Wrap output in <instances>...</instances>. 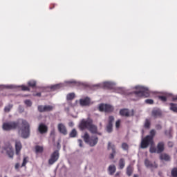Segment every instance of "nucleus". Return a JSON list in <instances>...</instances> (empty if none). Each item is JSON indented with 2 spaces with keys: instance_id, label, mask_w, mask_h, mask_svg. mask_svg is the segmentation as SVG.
Instances as JSON below:
<instances>
[{
  "instance_id": "14",
  "label": "nucleus",
  "mask_w": 177,
  "mask_h": 177,
  "mask_svg": "<svg viewBox=\"0 0 177 177\" xmlns=\"http://www.w3.org/2000/svg\"><path fill=\"white\" fill-rule=\"evenodd\" d=\"M145 165L147 168H149V169H154V168H157V164L156 162H151L148 159H146L145 160Z\"/></svg>"
},
{
  "instance_id": "3",
  "label": "nucleus",
  "mask_w": 177,
  "mask_h": 177,
  "mask_svg": "<svg viewBox=\"0 0 177 177\" xmlns=\"http://www.w3.org/2000/svg\"><path fill=\"white\" fill-rule=\"evenodd\" d=\"M136 91H134V93L138 97H149L150 96V91L149 88L142 86H136Z\"/></svg>"
},
{
  "instance_id": "22",
  "label": "nucleus",
  "mask_w": 177,
  "mask_h": 177,
  "mask_svg": "<svg viewBox=\"0 0 177 177\" xmlns=\"http://www.w3.org/2000/svg\"><path fill=\"white\" fill-rule=\"evenodd\" d=\"M118 167L119 169H124L125 167V159L122 158L119 160Z\"/></svg>"
},
{
  "instance_id": "39",
  "label": "nucleus",
  "mask_w": 177,
  "mask_h": 177,
  "mask_svg": "<svg viewBox=\"0 0 177 177\" xmlns=\"http://www.w3.org/2000/svg\"><path fill=\"white\" fill-rule=\"evenodd\" d=\"M21 91H30V88L27 86H21Z\"/></svg>"
},
{
  "instance_id": "30",
  "label": "nucleus",
  "mask_w": 177,
  "mask_h": 177,
  "mask_svg": "<svg viewBox=\"0 0 177 177\" xmlns=\"http://www.w3.org/2000/svg\"><path fill=\"white\" fill-rule=\"evenodd\" d=\"M27 162H28V157H24L21 167H26Z\"/></svg>"
},
{
  "instance_id": "40",
  "label": "nucleus",
  "mask_w": 177,
  "mask_h": 177,
  "mask_svg": "<svg viewBox=\"0 0 177 177\" xmlns=\"http://www.w3.org/2000/svg\"><path fill=\"white\" fill-rule=\"evenodd\" d=\"M158 97L160 100H162V102H166L167 101V97H165V96H159Z\"/></svg>"
},
{
  "instance_id": "33",
  "label": "nucleus",
  "mask_w": 177,
  "mask_h": 177,
  "mask_svg": "<svg viewBox=\"0 0 177 177\" xmlns=\"http://www.w3.org/2000/svg\"><path fill=\"white\" fill-rule=\"evenodd\" d=\"M25 104L28 106V107H31L32 102H31V100H27L24 101Z\"/></svg>"
},
{
  "instance_id": "24",
  "label": "nucleus",
  "mask_w": 177,
  "mask_h": 177,
  "mask_svg": "<svg viewBox=\"0 0 177 177\" xmlns=\"http://www.w3.org/2000/svg\"><path fill=\"white\" fill-rule=\"evenodd\" d=\"M160 158V160H163L164 161H169V160H171V157L167 153H162Z\"/></svg>"
},
{
  "instance_id": "18",
  "label": "nucleus",
  "mask_w": 177,
  "mask_h": 177,
  "mask_svg": "<svg viewBox=\"0 0 177 177\" xmlns=\"http://www.w3.org/2000/svg\"><path fill=\"white\" fill-rule=\"evenodd\" d=\"M58 130L61 133H63V135H67V129H66V126H64V124L59 123L58 124Z\"/></svg>"
},
{
  "instance_id": "41",
  "label": "nucleus",
  "mask_w": 177,
  "mask_h": 177,
  "mask_svg": "<svg viewBox=\"0 0 177 177\" xmlns=\"http://www.w3.org/2000/svg\"><path fill=\"white\" fill-rule=\"evenodd\" d=\"M165 135H167V136H168V138H171V129L166 131Z\"/></svg>"
},
{
  "instance_id": "32",
  "label": "nucleus",
  "mask_w": 177,
  "mask_h": 177,
  "mask_svg": "<svg viewBox=\"0 0 177 177\" xmlns=\"http://www.w3.org/2000/svg\"><path fill=\"white\" fill-rule=\"evenodd\" d=\"M37 82L35 80H31L28 82V84L29 85V86H32V87L35 86Z\"/></svg>"
},
{
  "instance_id": "47",
  "label": "nucleus",
  "mask_w": 177,
  "mask_h": 177,
  "mask_svg": "<svg viewBox=\"0 0 177 177\" xmlns=\"http://www.w3.org/2000/svg\"><path fill=\"white\" fill-rule=\"evenodd\" d=\"M35 96H41V93H38L35 94Z\"/></svg>"
},
{
  "instance_id": "25",
  "label": "nucleus",
  "mask_w": 177,
  "mask_h": 177,
  "mask_svg": "<svg viewBox=\"0 0 177 177\" xmlns=\"http://www.w3.org/2000/svg\"><path fill=\"white\" fill-rule=\"evenodd\" d=\"M132 172H133V167L132 166H129L127 168V175H128V176H131V175H132Z\"/></svg>"
},
{
  "instance_id": "48",
  "label": "nucleus",
  "mask_w": 177,
  "mask_h": 177,
  "mask_svg": "<svg viewBox=\"0 0 177 177\" xmlns=\"http://www.w3.org/2000/svg\"><path fill=\"white\" fill-rule=\"evenodd\" d=\"M156 128H157L158 129H161V126H160V125H158V126H156Z\"/></svg>"
},
{
  "instance_id": "31",
  "label": "nucleus",
  "mask_w": 177,
  "mask_h": 177,
  "mask_svg": "<svg viewBox=\"0 0 177 177\" xmlns=\"http://www.w3.org/2000/svg\"><path fill=\"white\" fill-rule=\"evenodd\" d=\"M77 136V131L75 129H73L70 133L71 138H75Z\"/></svg>"
},
{
  "instance_id": "2",
  "label": "nucleus",
  "mask_w": 177,
  "mask_h": 177,
  "mask_svg": "<svg viewBox=\"0 0 177 177\" xmlns=\"http://www.w3.org/2000/svg\"><path fill=\"white\" fill-rule=\"evenodd\" d=\"M93 122V121L91 118L87 120L83 119L79 124V128L81 131L88 129L91 133H97V127Z\"/></svg>"
},
{
  "instance_id": "9",
  "label": "nucleus",
  "mask_w": 177,
  "mask_h": 177,
  "mask_svg": "<svg viewBox=\"0 0 177 177\" xmlns=\"http://www.w3.org/2000/svg\"><path fill=\"white\" fill-rule=\"evenodd\" d=\"M99 88H106L108 89H113L115 86V82H104L96 85Z\"/></svg>"
},
{
  "instance_id": "19",
  "label": "nucleus",
  "mask_w": 177,
  "mask_h": 177,
  "mask_svg": "<svg viewBox=\"0 0 177 177\" xmlns=\"http://www.w3.org/2000/svg\"><path fill=\"white\" fill-rule=\"evenodd\" d=\"M38 129L40 133H45L48 131V127H46V125L44 124H40L39 125Z\"/></svg>"
},
{
  "instance_id": "21",
  "label": "nucleus",
  "mask_w": 177,
  "mask_h": 177,
  "mask_svg": "<svg viewBox=\"0 0 177 177\" xmlns=\"http://www.w3.org/2000/svg\"><path fill=\"white\" fill-rule=\"evenodd\" d=\"M35 153L37 154H42V153H44V147L39 146V145H37L35 147Z\"/></svg>"
},
{
  "instance_id": "35",
  "label": "nucleus",
  "mask_w": 177,
  "mask_h": 177,
  "mask_svg": "<svg viewBox=\"0 0 177 177\" xmlns=\"http://www.w3.org/2000/svg\"><path fill=\"white\" fill-rule=\"evenodd\" d=\"M129 147L128 146V144H127V143H125V142H124V143L122 144V149L123 150H128Z\"/></svg>"
},
{
  "instance_id": "38",
  "label": "nucleus",
  "mask_w": 177,
  "mask_h": 177,
  "mask_svg": "<svg viewBox=\"0 0 177 177\" xmlns=\"http://www.w3.org/2000/svg\"><path fill=\"white\" fill-rule=\"evenodd\" d=\"M145 103H147V104H153V103H154V101L151 99H147L145 100Z\"/></svg>"
},
{
  "instance_id": "11",
  "label": "nucleus",
  "mask_w": 177,
  "mask_h": 177,
  "mask_svg": "<svg viewBox=\"0 0 177 177\" xmlns=\"http://www.w3.org/2000/svg\"><path fill=\"white\" fill-rule=\"evenodd\" d=\"M59 160V151H55L52 154L51 157L48 160L50 165H53L56 161Z\"/></svg>"
},
{
  "instance_id": "26",
  "label": "nucleus",
  "mask_w": 177,
  "mask_h": 177,
  "mask_svg": "<svg viewBox=\"0 0 177 177\" xmlns=\"http://www.w3.org/2000/svg\"><path fill=\"white\" fill-rule=\"evenodd\" d=\"M74 97H75V94L74 93H68L66 95L67 100H73V99H74Z\"/></svg>"
},
{
  "instance_id": "37",
  "label": "nucleus",
  "mask_w": 177,
  "mask_h": 177,
  "mask_svg": "<svg viewBox=\"0 0 177 177\" xmlns=\"http://www.w3.org/2000/svg\"><path fill=\"white\" fill-rule=\"evenodd\" d=\"M38 110L40 112H44L45 111V106H42V105H40L38 106Z\"/></svg>"
},
{
  "instance_id": "4",
  "label": "nucleus",
  "mask_w": 177,
  "mask_h": 177,
  "mask_svg": "<svg viewBox=\"0 0 177 177\" xmlns=\"http://www.w3.org/2000/svg\"><path fill=\"white\" fill-rule=\"evenodd\" d=\"M22 128H21L19 131V135L24 139H27L30 136V124L26 120H22Z\"/></svg>"
},
{
  "instance_id": "29",
  "label": "nucleus",
  "mask_w": 177,
  "mask_h": 177,
  "mask_svg": "<svg viewBox=\"0 0 177 177\" xmlns=\"http://www.w3.org/2000/svg\"><path fill=\"white\" fill-rule=\"evenodd\" d=\"M45 111H51V110H53V106L50 105H46L44 106Z\"/></svg>"
},
{
  "instance_id": "23",
  "label": "nucleus",
  "mask_w": 177,
  "mask_h": 177,
  "mask_svg": "<svg viewBox=\"0 0 177 177\" xmlns=\"http://www.w3.org/2000/svg\"><path fill=\"white\" fill-rule=\"evenodd\" d=\"M108 171H109V173L110 175H113V174L116 171L115 165H110L109 167Z\"/></svg>"
},
{
  "instance_id": "34",
  "label": "nucleus",
  "mask_w": 177,
  "mask_h": 177,
  "mask_svg": "<svg viewBox=\"0 0 177 177\" xmlns=\"http://www.w3.org/2000/svg\"><path fill=\"white\" fill-rule=\"evenodd\" d=\"M171 176L174 177H177V168H174L171 170Z\"/></svg>"
},
{
  "instance_id": "28",
  "label": "nucleus",
  "mask_w": 177,
  "mask_h": 177,
  "mask_svg": "<svg viewBox=\"0 0 177 177\" xmlns=\"http://www.w3.org/2000/svg\"><path fill=\"white\" fill-rule=\"evenodd\" d=\"M13 107V105L12 104H8L7 105L5 108H4V111L6 113H9V111H10V110H12V108Z\"/></svg>"
},
{
  "instance_id": "16",
  "label": "nucleus",
  "mask_w": 177,
  "mask_h": 177,
  "mask_svg": "<svg viewBox=\"0 0 177 177\" xmlns=\"http://www.w3.org/2000/svg\"><path fill=\"white\" fill-rule=\"evenodd\" d=\"M80 106H89L91 104V98L85 97L80 100Z\"/></svg>"
},
{
  "instance_id": "45",
  "label": "nucleus",
  "mask_w": 177,
  "mask_h": 177,
  "mask_svg": "<svg viewBox=\"0 0 177 177\" xmlns=\"http://www.w3.org/2000/svg\"><path fill=\"white\" fill-rule=\"evenodd\" d=\"M19 167H20V164L17 163V164L15 165V169H19Z\"/></svg>"
},
{
  "instance_id": "49",
  "label": "nucleus",
  "mask_w": 177,
  "mask_h": 177,
  "mask_svg": "<svg viewBox=\"0 0 177 177\" xmlns=\"http://www.w3.org/2000/svg\"><path fill=\"white\" fill-rule=\"evenodd\" d=\"M69 125H70V127H73V125H74V123L70 122V123H69Z\"/></svg>"
},
{
  "instance_id": "5",
  "label": "nucleus",
  "mask_w": 177,
  "mask_h": 177,
  "mask_svg": "<svg viewBox=\"0 0 177 177\" xmlns=\"http://www.w3.org/2000/svg\"><path fill=\"white\" fill-rule=\"evenodd\" d=\"M82 138H83L86 143H88V145H89L92 147L93 146H96L99 140L97 137H96L95 136L91 137L89 136V134L86 132H85L84 134L82 136Z\"/></svg>"
},
{
  "instance_id": "15",
  "label": "nucleus",
  "mask_w": 177,
  "mask_h": 177,
  "mask_svg": "<svg viewBox=\"0 0 177 177\" xmlns=\"http://www.w3.org/2000/svg\"><path fill=\"white\" fill-rule=\"evenodd\" d=\"M21 149H23L21 142L17 140H15V151L17 156L20 154V151H21Z\"/></svg>"
},
{
  "instance_id": "8",
  "label": "nucleus",
  "mask_w": 177,
  "mask_h": 177,
  "mask_svg": "<svg viewBox=\"0 0 177 177\" xmlns=\"http://www.w3.org/2000/svg\"><path fill=\"white\" fill-rule=\"evenodd\" d=\"M100 111H104V113H111L114 110V107L111 104H100L99 105Z\"/></svg>"
},
{
  "instance_id": "51",
  "label": "nucleus",
  "mask_w": 177,
  "mask_h": 177,
  "mask_svg": "<svg viewBox=\"0 0 177 177\" xmlns=\"http://www.w3.org/2000/svg\"><path fill=\"white\" fill-rule=\"evenodd\" d=\"M15 177H20V176H15Z\"/></svg>"
},
{
  "instance_id": "20",
  "label": "nucleus",
  "mask_w": 177,
  "mask_h": 177,
  "mask_svg": "<svg viewBox=\"0 0 177 177\" xmlns=\"http://www.w3.org/2000/svg\"><path fill=\"white\" fill-rule=\"evenodd\" d=\"M161 115V111L160 109H153L152 111V117L154 118H157V117H160Z\"/></svg>"
},
{
  "instance_id": "7",
  "label": "nucleus",
  "mask_w": 177,
  "mask_h": 177,
  "mask_svg": "<svg viewBox=\"0 0 177 177\" xmlns=\"http://www.w3.org/2000/svg\"><path fill=\"white\" fill-rule=\"evenodd\" d=\"M19 127L17 122H8L3 123L2 129L3 131H12V129H16Z\"/></svg>"
},
{
  "instance_id": "6",
  "label": "nucleus",
  "mask_w": 177,
  "mask_h": 177,
  "mask_svg": "<svg viewBox=\"0 0 177 177\" xmlns=\"http://www.w3.org/2000/svg\"><path fill=\"white\" fill-rule=\"evenodd\" d=\"M78 82H75V80H70L66 81L64 84L61 83L58 84H55L50 87V91H57L60 89V88H63L64 86H73V85H78Z\"/></svg>"
},
{
  "instance_id": "17",
  "label": "nucleus",
  "mask_w": 177,
  "mask_h": 177,
  "mask_svg": "<svg viewBox=\"0 0 177 177\" xmlns=\"http://www.w3.org/2000/svg\"><path fill=\"white\" fill-rule=\"evenodd\" d=\"M113 121H114V117L110 116L109 117V124L106 126V131L109 133L113 131Z\"/></svg>"
},
{
  "instance_id": "46",
  "label": "nucleus",
  "mask_w": 177,
  "mask_h": 177,
  "mask_svg": "<svg viewBox=\"0 0 177 177\" xmlns=\"http://www.w3.org/2000/svg\"><path fill=\"white\" fill-rule=\"evenodd\" d=\"M121 172L118 171L115 174V176L118 177V176H120Z\"/></svg>"
},
{
  "instance_id": "13",
  "label": "nucleus",
  "mask_w": 177,
  "mask_h": 177,
  "mask_svg": "<svg viewBox=\"0 0 177 177\" xmlns=\"http://www.w3.org/2000/svg\"><path fill=\"white\" fill-rule=\"evenodd\" d=\"M108 150H112V153L110 154L109 158H111V160H113V158H114V156H115V146L114 145V144L111 143V142H109L108 143Z\"/></svg>"
},
{
  "instance_id": "36",
  "label": "nucleus",
  "mask_w": 177,
  "mask_h": 177,
  "mask_svg": "<svg viewBox=\"0 0 177 177\" xmlns=\"http://www.w3.org/2000/svg\"><path fill=\"white\" fill-rule=\"evenodd\" d=\"M144 125L145 128H150V121L147 119Z\"/></svg>"
},
{
  "instance_id": "52",
  "label": "nucleus",
  "mask_w": 177,
  "mask_h": 177,
  "mask_svg": "<svg viewBox=\"0 0 177 177\" xmlns=\"http://www.w3.org/2000/svg\"><path fill=\"white\" fill-rule=\"evenodd\" d=\"M9 88H12V86H10Z\"/></svg>"
},
{
  "instance_id": "43",
  "label": "nucleus",
  "mask_w": 177,
  "mask_h": 177,
  "mask_svg": "<svg viewBox=\"0 0 177 177\" xmlns=\"http://www.w3.org/2000/svg\"><path fill=\"white\" fill-rule=\"evenodd\" d=\"M78 143L80 147H82V140H78Z\"/></svg>"
},
{
  "instance_id": "12",
  "label": "nucleus",
  "mask_w": 177,
  "mask_h": 177,
  "mask_svg": "<svg viewBox=\"0 0 177 177\" xmlns=\"http://www.w3.org/2000/svg\"><path fill=\"white\" fill-rule=\"evenodd\" d=\"M120 114L122 117H132L133 115V110L123 109L120 111Z\"/></svg>"
},
{
  "instance_id": "50",
  "label": "nucleus",
  "mask_w": 177,
  "mask_h": 177,
  "mask_svg": "<svg viewBox=\"0 0 177 177\" xmlns=\"http://www.w3.org/2000/svg\"><path fill=\"white\" fill-rule=\"evenodd\" d=\"M133 177H139V176L137 174H134Z\"/></svg>"
},
{
  "instance_id": "1",
  "label": "nucleus",
  "mask_w": 177,
  "mask_h": 177,
  "mask_svg": "<svg viewBox=\"0 0 177 177\" xmlns=\"http://www.w3.org/2000/svg\"><path fill=\"white\" fill-rule=\"evenodd\" d=\"M154 136H156V130L152 129L149 136H147L146 138L142 139L141 149H147V147H149V145H150V153H162V151H164V142H159L157 145V148L153 147L154 145V141H153Z\"/></svg>"
},
{
  "instance_id": "44",
  "label": "nucleus",
  "mask_w": 177,
  "mask_h": 177,
  "mask_svg": "<svg viewBox=\"0 0 177 177\" xmlns=\"http://www.w3.org/2000/svg\"><path fill=\"white\" fill-rule=\"evenodd\" d=\"M168 146H169V147H172L174 146V143L172 142H169Z\"/></svg>"
},
{
  "instance_id": "42",
  "label": "nucleus",
  "mask_w": 177,
  "mask_h": 177,
  "mask_svg": "<svg viewBox=\"0 0 177 177\" xmlns=\"http://www.w3.org/2000/svg\"><path fill=\"white\" fill-rule=\"evenodd\" d=\"M121 122V120H118L115 123V127L117 129L120 128V124Z\"/></svg>"
},
{
  "instance_id": "27",
  "label": "nucleus",
  "mask_w": 177,
  "mask_h": 177,
  "mask_svg": "<svg viewBox=\"0 0 177 177\" xmlns=\"http://www.w3.org/2000/svg\"><path fill=\"white\" fill-rule=\"evenodd\" d=\"M170 110L174 111V113H177V106L175 104H170Z\"/></svg>"
},
{
  "instance_id": "10",
  "label": "nucleus",
  "mask_w": 177,
  "mask_h": 177,
  "mask_svg": "<svg viewBox=\"0 0 177 177\" xmlns=\"http://www.w3.org/2000/svg\"><path fill=\"white\" fill-rule=\"evenodd\" d=\"M4 151H6L7 156H8L10 158H13V156H15V151L13 150L12 145L7 144L4 147Z\"/></svg>"
}]
</instances>
